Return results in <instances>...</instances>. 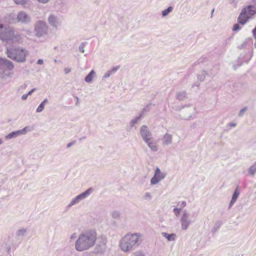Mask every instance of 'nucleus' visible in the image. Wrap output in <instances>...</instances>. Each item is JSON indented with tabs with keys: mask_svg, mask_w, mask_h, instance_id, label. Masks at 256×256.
I'll return each instance as SVG.
<instances>
[{
	"mask_svg": "<svg viewBox=\"0 0 256 256\" xmlns=\"http://www.w3.org/2000/svg\"><path fill=\"white\" fill-rule=\"evenodd\" d=\"M176 98L180 101H183L188 98L187 92L184 91L178 92L176 95Z\"/></svg>",
	"mask_w": 256,
	"mask_h": 256,
	"instance_id": "6ab92c4d",
	"label": "nucleus"
},
{
	"mask_svg": "<svg viewBox=\"0 0 256 256\" xmlns=\"http://www.w3.org/2000/svg\"><path fill=\"white\" fill-rule=\"evenodd\" d=\"M207 73V76H215L217 74V71L216 70L210 69L206 71Z\"/></svg>",
	"mask_w": 256,
	"mask_h": 256,
	"instance_id": "c756f323",
	"label": "nucleus"
},
{
	"mask_svg": "<svg viewBox=\"0 0 256 256\" xmlns=\"http://www.w3.org/2000/svg\"><path fill=\"white\" fill-rule=\"evenodd\" d=\"M206 76H207L206 70H203L198 75V78L200 81L202 82L205 80Z\"/></svg>",
	"mask_w": 256,
	"mask_h": 256,
	"instance_id": "bb28decb",
	"label": "nucleus"
},
{
	"mask_svg": "<svg viewBox=\"0 0 256 256\" xmlns=\"http://www.w3.org/2000/svg\"><path fill=\"white\" fill-rule=\"evenodd\" d=\"M0 40L7 44H19L22 41V36L14 28L0 22Z\"/></svg>",
	"mask_w": 256,
	"mask_h": 256,
	"instance_id": "f03ea898",
	"label": "nucleus"
},
{
	"mask_svg": "<svg viewBox=\"0 0 256 256\" xmlns=\"http://www.w3.org/2000/svg\"><path fill=\"white\" fill-rule=\"evenodd\" d=\"M248 173L252 176H254L256 174V162L250 168Z\"/></svg>",
	"mask_w": 256,
	"mask_h": 256,
	"instance_id": "cd10ccee",
	"label": "nucleus"
},
{
	"mask_svg": "<svg viewBox=\"0 0 256 256\" xmlns=\"http://www.w3.org/2000/svg\"><path fill=\"white\" fill-rule=\"evenodd\" d=\"M87 44H88V42H83L81 44V53L82 52V53L84 52V47Z\"/></svg>",
	"mask_w": 256,
	"mask_h": 256,
	"instance_id": "37998d69",
	"label": "nucleus"
},
{
	"mask_svg": "<svg viewBox=\"0 0 256 256\" xmlns=\"http://www.w3.org/2000/svg\"><path fill=\"white\" fill-rule=\"evenodd\" d=\"M77 238V234L76 233L72 234L70 238V243H73L75 240Z\"/></svg>",
	"mask_w": 256,
	"mask_h": 256,
	"instance_id": "ea45409f",
	"label": "nucleus"
},
{
	"mask_svg": "<svg viewBox=\"0 0 256 256\" xmlns=\"http://www.w3.org/2000/svg\"><path fill=\"white\" fill-rule=\"evenodd\" d=\"M140 133L142 138L144 142L152 138L151 132H150L148 127L145 125H144L142 126L140 130Z\"/></svg>",
	"mask_w": 256,
	"mask_h": 256,
	"instance_id": "4468645a",
	"label": "nucleus"
},
{
	"mask_svg": "<svg viewBox=\"0 0 256 256\" xmlns=\"http://www.w3.org/2000/svg\"><path fill=\"white\" fill-rule=\"evenodd\" d=\"M10 249H11V248H10V246H9V247L8 248V251H10Z\"/></svg>",
	"mask_w": 256,
	"mask_h": 256,
	"instance_id": "6e6d98bb",
	"label": "nucleus"
},
{
	"mask_svg": "<svg viewBox=\"0 0 256 256\" xmlns=\"http://www.w3.org/2000/svg\"><path fill=\"white\" fill-rule=\"evenodd\" d=\"M76 249L80 252V236L78 237L76 242Z\"/></svg>",
	"mask_w": 256,
	"mask_h": 256,
	"instance_id": "e433bc0d",
	"label": "nucleus"
},
{
	"mask_svg": "<svg viewBox=\"0 0 256 256\" xmlns=\"http://www.w3.org/2000/svg\"><path fill=\"white\" fill-rule=\"evenodd\" d=\"M132 256H146V255L143 252L139 250L134 252Z\"/></svg>",
	"mask_w": 256,
	"mask_h": 256,
	"instance_id": "4c0bfd02",
	"label": "nucleus"
},
{
	"mask_svg": "<svg viewBox=\"0 0 256 256\" xmlns=\"http://www.w3.org/2000/svg\"><path fill=\"white\" fill-rule=\"evenodd\" d=\"M38 64L42 65L44 64V60H39L37 62Z\"/></svg>",
	"mask_w": 256,
	"mask_h": 256,
	"instance_id": "3c124183",
	"label": "nucleus"
},
{
	"mask_svg": "<svg viewBox=\"0 0 256 256\" xmlns=\"http://www.w3.org/2000/svg\"><path fill=\"white\" fill-rule=\"evenodd\" d=\"M194 108L192 107H188L184 109L182 112L181 118L184 120H188L192 117Z\"/></svg>",
	"mask_w": 256,
	"mask_h": 256,
	"instance_id": "2eb2a0df",
	"label": "nucleus"
},
{
	"mask_svg": "<svg viewBox=\"0 0 256 256\" xmlns=\"http://www.w3.org/2000/svg\"><path fill=\"white\" fill-rule=\"evenodd\" d=\"M144 198L146 200H150L152 199L151 194L148 192H146Z\"/></svg>",
	"mask_w": 256,
	"mask_h": 256,
	"instance_id": "a19ab883",
	"label": "nucleus"
},
{
	"mask_svg": "<svg viewBox=\"0 0 256 256\" xmlns=\"http://www.w3.org/2000/svg\"><path fill=\"white\" fill-rule=\"evenodd\" d=\"M97 240V233L94 230H87L81 234V251L92 248Z\"/></svg>",
	"mask_w": 256,
	"mask_h": 256,
	"instance_id": "7ed1b4c3",
	"label": "nucleus"
},
{
	"mask_svg": "<svg viewBox=\"0 0 256 256\" xmlns=\"http://www.w3.org/2000/svg\"><path fill=\"white\" fill-rule=\"evenodd\" d=\"M254 46H255V47H256V43H255V44H254Z\"/></svg>",
	"mask_w": 256,
	"mask_h": 256,
	"instance_id": "bf43d9fd",
	"label": "nucleus"
},
{
	"mask_svg": "<svg viewBox=\"0 0 256 256\" xmlns=\"http://www.w3.org/2000/svg\"><path fill=\"white\" fill-rule=\"evenodd\" d=\"M240 191L238 188H236L232 196V200L229 205V208L230 209L234 204L236 202L240 194Z\"/></svg>",
	"mask_w": 256,
	"mask_h": 256,
	"instance_id": "f3484780",
	"label": "nucleus"
},
{
	"mask_svg": "<svg viewBox=\"0 0 256 256\" xmlns=\"http://www.w3.org/2000/svg\"><path fill=\"white\" fill-rule=\"evenodd\" d=\"M26 229H24V228L20 229L18 231V232L16 233V236H24L25 234L26 233Z\"/></svg>",
	"mask_w": 256,
	"mask_h": 256,
	"instance_id": "473e14b6",
	"label": "nucleus"
},
{
	"mask_svg": "<svg viewBox=\"0 0 256 256\" xmlns=\"http://www.w3.org/2000/svg\"><path fill=\"white\" fill-rule=\"evenodd\" d=\"M151 106H152L151 104H148L142 110V114H142V115L146 113L149 112L150 110Z\"/></svg>",
	"mask_w": 256,
	"mask_h": 256,
	"instance_id": "2f4dec72",
	"label": "nucleus"
},
{
	"mask_svg": "<svg viewBox=\"0 0 256 256\" xmlns=\"http://www.w3.org/2000/svg\"><path fill=\"white\" fill-rule=\"evenodd\" d=\"M112 216L114 219H117L120 216V213L118 211H114L112 212Z\"/></svg>",
	"mask_w": 256,
	"mask_h": 256,
	"instance_id": "f704fd0d",
	"label": "nucleus"
},
{
	"mask_svg": "<svg viewBox=\"0 0 256 256\" xmlns=\"http://www.w3.org/2000/svg\"><path fill=\"white\" fill-rule=\"evenodd\" d=\"M172 10V7H169L166 10H165L162 12V16L163 17H166L168 16Z\"/></svg>",
	"mask_w": 256,
	"mask_h": 256,
	"instance_id": "7c9ffc66",
	"label": "nucleus"
},
{
	"mask_svg": "<svg viewBox=\"0 0 256 256\" xmlns=\"http://www.w3.org/2000/svg\"><path fill=\"white\" fill-rule=\"evenodd\" d=\"M256 14V0H253L252 4L244 8L241 12L238 18V22L244 25L251 16Z\"/></svg>",
	"mask_w": 256,
	"mask_h": 256,
	"instance_id": "39448f33",
	"label": "nucleus"
},
{
	"mask_svg": "<svg viewBox=\"0 0 256 256\" xmlns=\"http://www.w3.org/2000/svg\"><path fill=\"white\" fill-rule=\"evenodd\" d=\"M173 136L172 134H166L162 138V144L164 146H168L172 143Z\"/></svg>",
	"mask_w": 256,
	"mask_h": 256,
	"instance_id": "dca6fc26",
	"label": "nucleus"
},
{
	"mask_svg": "<svg viewBox=\"0 0 256 256\" xmlns=\"http://www.w3.org/2000/svg\"><path fill=\"white\" fill-rule=\"evenodd\" d=\"M80 202V194L72 200L70 203L66 206V210H68L71 207L78 204Z\"/></svg>",
	"mask_w": 256,
	"mask_h": 256,
	"instance_id": "412c9836",
	"label": "nucleus"
},
{
	"mask_svg": "<svg viewBox=\"0 0 256 256\" xmlns=\"http://www.w3.org/2000/svg\"><path fill=\"white\" fill-rule=\"evenodd\" d=\"M162 236L166 238L169 242H174L176 240V235L175 234H168L166 232H162Z\"/></svg>",
	"mask_w": 256,
	"mask_h": 256,
	"instance_id": "4be33fe9",
	"label": "nucleus"
},
{
	"mask_svg": "<svg viewBox=\"0 0 256 256\" xmlns=\"http://www.w3.org/2000/svg\"><path fill=\"white\" fill-rule=\"evenodd\" d=\"M2 144H3L2 140L1 138H0V145H2Z\"/></svg>",
	"mask_w": 256,
	"mask_h": 256,
	"instance_id": "5fc2aeb1",
	"label": "nucleus"
},
{
	"mask_svg": "<svg viewBox=\"0 0 256 256\" xmlns=\"http://www.w3.org/2000/svg\"><path fill=\"white\" fill-rule=\"evenodd\" d=\"M32 130L30 127L26 126L24 129L20 130L13 132L6 136L7 140L16 138L22 135H25L28 132H31Z\"/></svg>",
	"mask_w": 256,
	"mask_h": 256,
	"instance_id": "9b49d317",
	"label": "nucleus"
},
{
	"mask_svg": "<svg viewBox=\"0 0 256 256\" xmlns=\"http://www.w3.org/2000/svg\"><path fill=\"white\" fill-rule=\"evenodd\" d=\"M236 124H235V123H230L229 124V126H230V127H233V128H234L236 127Z\"/></svg>",
	"mask_w": 256,
	"mask_h": 256,
	"instance_id": "603ef678",
	"label": "nucleus"
},
{
	"mask_svg": "<svg viewBox=\"0 0 256 256\" xmlns=\"http://www.w3.org/2000/svg\"><path fill=\"white\" fill-rule=\"evenodd\" d=\"M142 117V114H140L139 116L132 120L130 122V126L132 127L134 126L136 124L138 123Z\"/></svg>",
	"mask_w": 256,
	"mask_h": 256,
	"instance_id": "c85d7f7f",
	"label": "nucleus"
},
{
	"mask_svg": "<svg viewBox=\"0 0 256 256\" xmlns=\"http://www.w3.org/2000/svg\"><path fill=\"white\" fill-rule=\"evenodd\" d=\"M48 22L50 26L56 30H58L62 24L61 20L53 14L50 15Z\"/></svg>",
	"mask_w": 256,
	"mask_h": 256,
	"instance_id": "ddd939ff",
	"label": "nucleus"
},
{
	"mask_svg": "<svg viewBox=\"0 0 256 256\" xmlns=\"http://www.w3.org/2000/svg\"><path fill=\"white\" fill-rule=\"evenodd\" d=\"M76 99H77V100H78V101L79 100V98H78V97H77V98H76Z\"/></svg>",
	"mask_w": 256,
	"mask_h": 256,
	"instance_id": "4d7b16f0",
	"label": "nucleus"
},
{
	"mask_svg": "<svg viewBox=\"0 0 256 256\" xmlns=\"http://www.w3.org/2000/svg\"><path fill=\"white\" fill-rule=\"evenodd\" d=\"M13 22V23H16V22Z\"/></svg>",
	"mask_w": 256,
	"mask_h": 256,
	"instance_id": "052dcab7",
	"label": "nucleus"
},
{
	"mask_svg": "<svg viewBox=\"0 0 256 256\" xmlns=\"http://www.w3.org/2000/svg\"><path fill=\"white\" fill-rule=\"evenodd\" d=\"M196 126V124H193L192 126V127L194 128Z\"/></svg>",
	"mask_w": 256,
	"mask_h": 256,
	"instance_id": "864d4df0",
	"label": "nucleus"
},
{
	"mask_svg": "<svg viewBox=\"0 0 256 256\" xmlns=\"http://www.w3.org/2000/svg\"><path fill=\"white\" fill-rule=\"evenodd\" d=\"M248 110V108L246 107H245L244 108H242L239 114H238V116L240 117H242L245 112H246V110Z\"/></svg>",
	"mask_w": 256,
	"mask_h": 256,
	"instance_id": "58836bf2",
	"label": "nucleus"
},
{
	"mask_svg": "<svg viewBox=\"0 0 256 256\" xmlns=\"http://www.w3.org/2000/svg\"><path fill=\"white\" fill-rule=\"evenodd\" d=\"M71 72L69 68H65L64 69V72L66 74H68Z\"/></svg>",
	"mask_w": 256,
	"mask_h": 256,
	"instance_id": "8fccbe9b",
	"label": "nucleus"
},
{
	"mask_svg": "<svg viewBox=\"0 0 256 256\" xmlns=\"http://www.w3.org/2000/svg\"><path fill=\"white\" fill-rule=\"evenodd\" d=\"M146 144L150 148L152 151L154 152H156L158 151V146L156 144V142H154V140L152 138L150 140H148V141L145 142Z\"/></svg>",
	"mask_w": 256,
	"mask_h": 256,
	"instance_id": "a211bd4d",
	"label": "nucleus"
},
{
	"mask_svg": "<svg viewBox=\"0 0 256 256\" xmlns=\"http://www.w3.org/2000/svg\"><path fill=\"white\" fill-rule=\"evenodd\" d=\"M28 94H24L22 96V99L23 100H26L28 98Z\"/></svg>",
	"mask_w": 256,
	"mask_h": 256,
	"instance_id": "49530a36",
	"label": "nucleus"
},
{
	"mask_svg": "<svg viewBox=\"0 0 256 256\" xmlns=\"http://www.w3.org/2000/svg\"><path fill=\"white\" fill-rule=\"evenodd\" d=\"M107 243L108 240L106 238L103 236L99 238L97 242H96L93 253L98 256H104L108 250Z\"/></svg>",
	"mask_w": 256,
	"mask_h": 256,
	"instance_id": "0eeeda50",
	"label": "nucleus"
},
{
	"mask_svg": "<svg viewBox=\"0 0 256 256\" xmlns=\"http://www.w3.org/2000/svg\"><path fill=\"white\" fill-rule=\"evenodd\" d=\"M8 56L10 59L19 63L26 62L28 56V52L21 47L8 48L6 50Z\"/></svg>",
	"mask_w": 256,
	"mask_h": 256,
	"instance_id": "20e7f679",
	"label": "nucleus"
},
{
	"mask_svg": "<svg viewBox=\"0 0 256 256\" xmlns=\"http://www.w3.org/2000/svg\"><path fill=\"white\" fill-rule=\"evenodd\" d=\"M252 34L254 38L256 40V27L254 28V30H253Z\"/></svg>",
	"mask_w": 256,
	"mask_h": 256,
	"instance_id": "09e8293b",
	"label": "nucleus"
},
{
	"mask_svg": "<svg viewBox=\"0 0 256 256\" xmlns=\"http://www.w3.org/2000/svg\"><path fill=\"white\" fill-rule=\"evenodd\" d=\"M48 26L46 23L42 20L36 22L34 26L36 36L38 38H42L48 34Z\"/></svg>",
	"mask_w": 256,
	"mask_h": 256,
	"instance_id": "6e6552de",
	"label": "nucleus"
},
{
	"mask_svg": "<svg viewBox=\"0 0 256 256\" xmlns=\"http://www.w3.org/2000/svg\"><path fill=\"white\" fill-rule=\"evenodd\" d=\"M182 211V208H175L174 210V212L176 217H178Z\"/></svg>",
	"mask_w": 256,
	"mask_h": 256,
	"instance_id": "c9c22d12",
	"label": "nucleus"
},
{
	"mask_svg": "<svg viewBox=\"0 0 256 256\" xmlns=\"http://www.w3.org/2000/svg\"><path fill=\"white\" fill-rule=\"evenodd\" d=\"M14 2L17 4L24 6L28 3L27 0H14Z\"/></svg>",
	"mask_w": 256,
	"mask_h": 256,
	"instance_id": "72a5a7b5",
	"label": "nucleus"
},
{
	"mask_svg": "<svg viewBox=\"0 0 256 256\" xmlns=\"http://www.w3.org/2000/svg\"><path fill=\"white\" fill-rule=\"evenodd\" d=\"M180 222L181 224V228L183 230H186L192 223V221L190 218V214L186 210L183 211Z\"/></svg>",
	"mask_w": 256,
	"mask_h": 256,
	"instance_id": "1a4fd4ad",
	"label": "nucleus"
},
{
	"mask_svg": "<svg viewBox=\"0 0 256 256\" xmlns=\"http://www.w3.org/2000/svg\"><path fill=\"white\" fill-rule=\"evenodd\" d=\"M186 206V204L185 202H182L181 204V205H180V208H185Z\"/></svg>",
	"mask_w": 256,
	"mask_h": 256,
	"instance_id": "de8ad7c7",
	"label": "nucleus"
},
{
	"mask_svg": "<svg viewBox=\"0 0 256 256\" xmlns=\"http://www.w3.org/2000/svg\"><path fill=\"white\" fill-rule=\"evenodd\" d=\"M76 144V141H75V140L68 144L67 145V148H71L72 146L75 145Z\"/></svg>",
	"mask_w": 256,
	"mask_h": 256,
	"instance_id": "c03bdc74",
	"label": "nucleus"
},
{
	"mask_svg": "<svg viewBox=\"0 0 256 256\" xmlns=\"http://www.w3.org/2000/svg\"><path fill=\"white\" fill-rule=\"evenodd\" d=\"M166 176V173L162 172L159 168H157L155 171L154 177L151 179V184L154 186L158 184L160 182L164 180Z\"/></svg>",
	"mask_w": 256,
	"mask_h": 256,
	"instance_id": "9d476101",
	"label": "nucleus"
},
{
	"mask_svg": "<svg viewBox=\"0 0 256 256\" xmlns=\"http://www.w3.org/2000/svg\"><path fill=\"white\" fill-rule=\"evenodd\" d=\"M36 88H34L32 90H31L27 94L30 96H31L34 92H36Z\"/></svg>",
	"mask_w": 256,
	"mask_h": 256,
	"instance_id": "a18cd8bd",
	"label": "nucleus"
},
{
	"mask_svg": "<svg viewBox=\"0 0 256 256\" xmlns=\"http://www.w3.org/2000/svg\"><path fill=\"white\" fill-rule=\"evenodd\" d=\"M120 66H116L112 70L106 72L103 77V80L110 78L112 74L116 73L119 69Z\"/></svg>",
	"mask_w": 256,
	"mask_h": 256,
	"instance_id": "aec40b11",
	"label": "nucleus"
},
{
	"mask_svg": "<svg viewBox=\"0 0 256 256\" xmlns=\"http://www.w3.org/2000/svg\"><path fill=\"white\" fill-rule=\"evenodd\" d=\"M17 20L19 22L28 24L32 22V18L26 12L22 11L18 12L17 16Z\"/></svg>",
	"mask_w": 256,
	"mask_h": 256,
	"instance_id": "f8f14e48",
	"label": "nucleus"
},
{
	"mask_svg": "<svg viewBox=\"0 0 256 256\" xmlns=\"http://www.w3.org/2000/svg\"><path fill=\"white\" fill-rule=\"evenodd\" d=\"M94 190L92 188H88L84 192L81 194V200H84L89 196L93 192Z\"/></svg>",
	"mask_w": 256,
	"mask_h": 256,
	"instance_id": "393cba45",
	"label": "nucleus"
},
{
	"mask_svg": "<svg viewBox=\"0 0 256 256\" xmlns=\"http://www.w3.org/2000/svg\"><path fill=\"white\" fill-rule=\"evenodd\" d=\"M214 10L212 11V14H213V13H214Z\"/></svg>",
	"mask_w": 256,
	"mask_h": 256,
	"instance_id": "13d9d810",
	"label": "nucleus"
},
{
	"mask_svg": "<svg viewBox=\"0 0 256 256\" xmlns=\"http://www.w3.org/2000/svg\"><path fill=\"white\" fill-rule=\"evenodd\" d=\"M14 68L13 63L6 60L0 58V77L2 78H6L10 77V70Z\"/></svg>",
	"mask_w": 256,
	"mask_h": 256,
	"instance_id": "423d86ee",
	"label": "nucleus"
},
{
	"mask_svg": "<svg viewBox=\"0 0 256 256\" xmlns=\"http://www.w3.org/2000/svg\"><path fill=\"white\" fill-rule=\"evenodd\" d=\"M48 99H45L38 106L36 110V112L38 113L42 112L44 110L45 106L46 104H48Z\"/></svg>",
	"mask_w": 256,
	"mask_h": 256,
	"instance_id": "b1692460",
	"label": "nucleus"
},
{
	"mask_svg": "<svg viewBox=\"0 0 256 256\" xmlns=\"http://www.w3.org/2000/svg\"><path fill=\"white\" fill-rule=\"evenodd\" d=\"M95 76H96L95 72L94 70H92L90 72V73L86 76V78H85V81L87 83H88V84L91 83Z\"/></svg>",
	"mask_w": 256,
	"mask_h": 256,
	"instance_id": "5701e85b",
	"label": "nucleus"
},
{
	"mask_svg": "<svg viewBox=\"0 0 256 256\" xmlns=\"http://www.w3.org/2000/svg\"><path fill=\"white\" fill-rule=\"evenodd\" d=\"M223 224V222L222 220H219L216 222L214 227L212 228V232L213 233L216 232L222 226Z\"/></svg>",
	"mask_w": 256,
	"mask_h": 256,
	"instance_id": "a878e982",
	"label": "nucleus"
},
{
	"mask_svg": "<svg viewBox=\"0 0 256 256\" xmlns=\"http://www.w3.org/2000/svg\"><path fill=\"white\" fill-rule=\"evenodd\" d=\"M144 241V236L140 232L128 233L120 241V247L124 252H128L138 248Z\"/></svg>",
	"mask_w": 256,
	"mask_h": 256,
	"instance_id": "f257e3e1",
	"label": "nucleus"
},
{
	"mask_svg": "<svg viewBox=\"0 0 256 256\" xmlns=\"http://www.w3.org/2000/svg\"><path fill=\"white\" fill-rule=\"evenodd\" d=\"M240 29V25L238 24H236L234 25L233 28V31L237 32Z\"/></svg>",
	"mask_w": 256,
	"mask_h": 256,
	"instance_id": "79ce46f5",
	"label": "nucleus"
}]
</instances>
